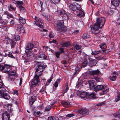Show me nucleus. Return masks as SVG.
I'll use <instances>...</instances> for the list:
<instances>
[{"instance_id":"obj_32","label":"nucleus","mask_w":120,"mask_h":120,"mask_svg":"<svg viewBox=\"0 0 120 120\" xmlns=\"http://www.w3.org/2000/svg\"><path fill=\"white\" fill-rule=\"evenodd\" d=\"M11 107V105H7V109L11 113H12L13 111Z\"/></svg>"},{"instance_id":"obj_34","label":"nucleus","mask_w":120,"mask_h":120,"mask_svg":"<svg viewBox=\"0 0 120 120\" xmlns=\"http://www.w3.org/2000/svg\"><path fill=\"white\" fill-rule=\"evenodd\" d=\"M103 50H100L98 51H92V54L94 55H95L98 54L100 53L101 52H103Z\"/></svg>"},{"instance_id":"obj_45","label":"nucleus","mask_w":120,"mask_h":120,"mask_svg":"<svg viewBox=\"0 0 120 120\" xmlns=\"http://www.w3.org/2000/svg\"><path fill=\"white\" fill-rule=\"evenodd\" d=\"M56 101H53L51 102V106L52 107L55 106L54 104L56 102Z\"/></svg>"},{"instance_id":"obj_57","label":"nucleus","mask_w":120,"mask_h":120,"mask_svg":"<svg viewBox=\"0 0 120 120\" xmlns=\"http://www.w3.org/2000/svg\"><path fill=\"white\" fill-rule=\"evenodd\" d=\"M33 114L34 115L37 117H38L39 116V115L38 114V113L36 111L34 112Z\"/></svg>"},{"instance_id":"obj_26","label":"nucleus","mask_w":120,"mask_h":120,"mask_svg":"<svg viewBox=\"0 0 120 120\" xmlns=\"http://www.w3.org/2000/svg\"><path fill=\"white\" fill-rule=\"evenodd\" d=\"M70 42H66L61 44V46L63 47H68L70 46Z\"/></svg>"},{"instance_id":"obj_24","label":"nucleus","mask_w":120,"mask_h":120,"mask_svg":"<svg viewBox=\"0 0 120 120\" xmlns=\"http://www.w3.org/2000/svg\"><path fill=\"white\" fill-rule=\"evenodd\" d=\"M104 86L101 85H98L96 87L95 91H97L101 90L103 88Z\"/></svg>"},{"instance_id":"obj_50","label":"nucleus","mask_w":120,"mask_h":120,"mask_svg":"<svg viewBox=\"0 0 120 120\" xmlns=\"http://www.w3.org/2000/svg\"><path fill=\"white\" fill-rule=\"evenodd\" d=\"M7 17L8 18H12L13 16L10 14L7 13Z\"/></svg>"},{"instance_id":"obj_37","label":"nucleus","mask_w":120,"mask_h":120,"mask_svg":"<svg viewBox=\"0 0 120 120\" xmlns=\"http://www.w3.org/2000/svg\"><path fill=\"white\" fill-rule=\"evenodd\" d=\"M89 36L87 33H85L83 34L82 38L83 39H86L89 38Z\"/></svg>"},{"instance_id":"obj_25","label":"nucleus","mask_w":120,"mask_h":120,"mask_svg":"<svg viewBox=\"0 0 120 120\" xmlns=\"http://www.w3.org/2000/svg\"><path fill=\"white\" fill-rule=\"evenodd\" d=\"M70 9L73 11H75L77 8V7L75 5L70 4L69 6Z\"/></svg>"},{"instance_id":"obj_43","label":"nucleus","mask_w":120,"mask_h":120,"mask_svg":"<svg viewBox=\"0 0 120 120\" xmlns=\"http://www.w3.org/2000/svg\"><path fill=\"white\" fill-rule=\"evenodd\" d=\"M66 88H65V89L63 90V93L64 94L66 93L68 90L69 88L68 85H66Z\"/></svg>"},{"instance_id":"obj_42","label":"nucleus","mask_w":120,"mask_h":120,"mask_svg":"<svg viewBox=\"0 0 120 120\" xmlns=\"http://www.w3.org/2000/svg\"><path fill=\"white\" fill-rule=\"evenodd\" d=\"M88 64V62L86 60H85L82 64V66L84 67L86 66Z\"/></svg>"},{"instance_id":"obj_22","label":"nucleus","mask_w":120,"mask_h":120,"mask_svg":"<svg viewBox=\"0 0 120 120\" xmlns=\"http://www.w3.org/2000/svg\"><path fill=\"white\" fill-rule=\"evenodd\" d=\"M10 44L11 45V48H12L15 47L16 44V42L13 39H10L9 40Z\"/></svg>"},{"instance_id":"obj_8","label":"nucleus","mask_w":120,"mask_h":120,"mask_svg":"<svg viewBox=\"0 0 120 120\" xmlns=\"http://www.w3.org/2000/svg\"><path fill=\"white\" fill-rule=\"evenodd\" d=\"M39 76H38L35 74L33 79L32 80L31 86H37L40 82L39 78Z\"/></svg>"},{"instance_id":"obj_52","label":"nucleus","mask_w":120,"mask_h":120,"mask_svg":"<svg viewBox=\"0 0 120 120\" xmlns=\"http://www.w3.org/2000/svg\"><path fill=\"white\" fill-rule=\"evenodd\" d=\"M49 36L50 38H52L54 37V35L52 33H50L49 35Z\"/></svg>"},{"instance_id":"obj_38","label":"nucleus","mask_w":120,"mask_h":120,"mask_svg":"<svg viewBox=\"0 0 120 120\" xmlns=\"http://www.w3.org/2000/svg\"><path fill=\"white\" fill-rule=\"evenodd\" d=\"M95 96V94L93 93L88 95V98H94Z\"/></svg>"},{"instance_id":"obj_41","label":"nucleus","mask_w":120,"mask_h":120,"mask_svg":"<svg viewBox=\"0 0 120 120\" xmlns=\"http://www.w3.org/2000/svg\"><path fill=\"white\" fill-rule=\"evenodd\" d=\"M8 21L7 20H5L3 21H1V23L2 25H5L8 23Z\"/></svg>"},{"instance_id":"obj_58","label":"nucleus","mask_w":120,"mask_h":120,"mask_svg":"<svg viewBox=\"0 0 120 120\" xmlns=\"http://www.w3.org/2000/svg\"><path fill=\"white\" fill-rule=\"evenodd\" d=\"M14 24V21L13 19H11L10 21V24L11 26H12Z\"/></svg>"},{"instance_id":"obj_5","label":"nucleus","mask_w":120,"mask_h":120,"mask_svg":"<svg viewBox=\"0 0 120 120\" xmlns=\"http://www.w3.org/2000/svg\"><path fill=\"white\" fill-rule=\"evenodd\" d=\"M101 26H99L96 23L91 28V31L93 34H96L99 33L98 30L99 28H101Z\"/></svg>"},{"instance_id":"obj_53","label":"nucleus","mask_w":120,"mask_h":120,"mask_svg":"<svg viewBox=\"0 0 120 120\" xmlns=\"http://www.w3.org/2000/svg\"><path fill=\"white\" fill-rule=\"evenodd\" d=\"M14 39L15 41H18L20 39V37L18 35H17L16 36L15 38Z\"/></svg>"},{"instance_id":"obj_59","label":"nucleus","mask_w":120,"mask_h":120,"mask_svg":"<svg viewBox=\"0 0 120 120\" xmlns=\"http://www.w3.org/2000/svg\"><path fill=\"white\" fill-rule=\"evenodd\" d=\"M65 14V12L64 11H61L60 12V14L61 15H62V16H63Z\"/></svg>"},{"instance_id":"obj_15","label":"nucleus","mask_w":120,"mask_h":120,"mask_svg":"<svg viewBox=\"0 0 120 120\" xmlns=\"http://www.w3.org/2000/svg\"><path fill=\"white\" fill-rule=\"evenodd\" d=\"M3 85V83L0 81V94L4 92H6V91L4 87L2 86Z\"/></svg>"},{"instance_id":"obj_17","label":"nucleus","mask_w":120,"mask_h":120,"mask_svg":"<svg viewBox=\"0 0 120 120\" xmlns=\"http://www.w3.org/2000/svg\"><path fill=\"white\" fill-rule=\"evenodd\" d=\"M37 97L35 96H32L29 100V103L30 105H32L36 101Z\"/></svg>"},{"instance_id":"obj_35","label":"nucleus","mask_w":120,"mask_h":120,"mask_svg":"<svg viewBox=\"0 0 120 120\" xmlns=\"http://www.w3.org/2000/svg\"><path fill=\"white\" fill-rule=\"evenodd\" d=\"M8 8L9 11H15V10L14 8L12 6L11 4L8 7Z\"/></svg>"},{"instance_id":"obj_6","label":"nucleus","mask_w":120,"mask_h":120,"mask_svg":"<svg viewBox=\"0 0 120 120\" xmlns=\"http://www.w3.org/2000/svg\"><path fill=\"white\" fill-rule=\"evenodd\" d=\"M37 54L36 60H40L45 59L47 58V56L44 54V52L41 50L39 51Z\"/></svg>"},{"instance_id":"obj_7","label":"nucleus","mask_w":120,"mask_h":120,"mask_svg":"<svg viewBox=\"0 0 120 120\" xmlns=\"http://www.w3.org/2000/svg\"><path fill=\"white\" fill-rule=\"evenodd\" d=\"M35 19L36 20V21H34V24L36 26L42 28H43L44 27L42 25H40V23H41L42 24H43L42 21L41 19L36 16L35 18Z\"/></svg>"},{"instance_id":"obj_3","label":"nucleus","mask_w":120,"mask_h":120,"mask_svg":"<svg viewBox=\"0 0 120 120\" xmlns=\"http://www.w3.org/2000/svg\"><path fill=\"white\" fill-rule=\"evenodd\" d=\"M56 28L57 30L63 32H65L67 30L66 28L64 25L63 20H61L56 23Z\"/></svg>"},{"instance_id":"obj_55","label":"nucleus","mask_w":120,"mask_h":120,"mask_svg":"<svg viewBox=\"0 0 120 120\" xmlns=\"http://www.w3.org/2000/svg\"><path fill=\"white\" fill-rule=\"evenodd\" d=\"M105 101H104L98 104L97 105L98 106H102L105 103Z\"/></svg>"},{"instance_id":"obj_39","label":"nucleus","mask_w":120,"mask_h":120,"mask_svg":"<svg viewBox=\"0 0 120 120\" xmlns=\"http://www.w3.org/2000/svg\"><path fill=\"white\" fill-rule=\"evenodd\" d=\"M100 47L102 49H105L106 48V45L105 44L103 43L100 45Z\"/></svg>"},{"instance_id":"obj_63","label":"nucleus","mask_w":120,"mask_h":120,"mask_svg":"<svg viewBox=\"0 0 120 120\" xmlns=\"http://www.w3.org/2000/svg\"><path fill=\"white\" fill-rule=\"evenodd\" d=\"M40 51L37 48H35L34 49V51L35 52H36L37 51Z\"/></svg>"},{"instance_id":"obj_20","label":"nucleus","mask_w":120,"mask_h":120,"mask_svg":"<svg viewBox=\"0 0 120 120\" xmlns=\"http://www.w3.org/2000/svg\"><path fill=\"white\" fill-rule=\"evenodd\" d=\"M80 96L81 98L85 99L88 98V94L86 92H83L80 94Z\"/></svg>"},{"instance_id":"obj_51","label":"nucleus","mask_w":120,"mask_h":120,"mask_svg":"<svg viewBox=\"0 0 120 120\" xmlns=\"http://www.w3.org/2000/svg\"><path fill=\"white\" fill-rule=\"evenodd\" d=\"M116 75L113 76L111 78V80L113 81H114L116 79Z\"/></svg>"},{"instance_id":"obj_23","label":"nucleus","mask_w":120,"mask_h":120,"mask_svg":"<svg viewBox=\"0 0 120 120\" xmlns=\"http://www.w3.org/2000/svg\"><path fill=\"white\" fill-rule=\"evenodd\" d=\"M61 103L64 107L70 106V103L68 101H65L61 102Z\"/></svg>"},{"instance_id":"obj_47","label":"nucleus","mask_w":120,"mask_h":120,"mask_svg":"<svg viewBox=\"0 0 120 120\" xmlns=\"http://www.w3.org/2000/svg\"><path fill=\"white\" fill-rule=\"evenodd\" d=\"M4 65V64H0V71H3L4 67L5 66Z\"/></svg>"},{"instance_id":"obj_18","label":"nucleus","mask_w":120,"mask_h":120,"mask_svg":"<svg viewBox=\"0 0 120 120\" xmlns=\"http://www.w3.org/2000/svg\"><path fill=\"white\" fill-rule=\"evenodd\" d=\"M120 0H111V3L113 5L115 6H118L120 2Z\"/></svg>"},{"instance_id":"obj_60","label":"nucleus","mask_w":120,"mask_h":120,"mask_svg":"<svg viewBox=\"0 0 120 120\" xmlns=\"http://www.w3.org/2000/svg\"><path fill=\"white\" fill-rule=\"evenodd\" d=\"M74 115L72 114H69L66 115V117H71L73 116H74Z\"/></svg>"},{"instance_id":"obj_16","label":"nucleus","mask_w":120,"mask_h":120,"mask_svg":"<svg viewBox=\"0 0 120 120\" xmlns=\"http://www.w3.org/2000/svg\"><path fill=\"white\" fill-rule=\"evenodd\" d=\"M34 47V45L31 43H28L26 45V49L31 50Z\"/></svg>"},{"instance_id":"obj_11","label":"nucleus","mask_w":120,"mask_h":120,"mask_svg":"<svg viewBox=\"0 0 120 120\" xmlns=\"http://www.w3.org/2000/svg\"><path fill=\"white\" fill-rule=\"evenodd\" d=\"M2 118L3 120H9L10 116L7 112H5L3 113Z\"/></svg>"},{"instance_id":"obj_61","label":"nucleus","mask_w":120,"mask_h":120,"mask_svg":"<svg viewBox=\"0 0 120 120\" xmlns=\"http://www.w3.org/2000/svg\"><path fill=\"white\" fill-rule=\"evenodd\" d=\"M60 53L59 52H57L56 53V57L57 58H58L59 57Z\"/></svg>"},{"instance_id":"obj_21","label":"nucleus","mask_w":120,"mask_h":120,"mask_svg":"<svg viewBox=\"0 0 120 120\" xmlns=\"http://www.w3.org/2000/svg\"><path fill=\"white\" fill-rule=\"evenodd\" d=\"M100 71L98 70H97L95 71H90V74L92 75H98L99 74Z\"/></svg>"},{"instance_id":"obj_14","label":"nucleus","mask_w":120,"mask_h":120,"mask_svg":"<svg viewBox=\"0 0 120 120\" xmlns=\"http://www.w3.org/2000/svg\"><path fill=\"white\" fill-rule=\"evenodd\" d=\"M0 96L1 98H4L6 100H9L10 98L8 94L5 92L1 94Z\"/></svg>"},{"instance_id":"obj_56","label":"nucleus","mask_w":120,"mask_h":120,"mask_svg":"<svg viewBox=\"0 0 120 120\" xmlns=\"http://www.w3.org/2000/svg\"><path fill=\"white\" fill-rule=\"evenodd\" d=\"M45 17V18L47 20H49L50 18V16L49 15H46L45 16H44Z\"/></svg>"},{"instance_id":"obj_28","label":"nucleus","mask_w":120,"mask_h":120,"mask_svg":"<svg viewBox=\"0 0 120 120\" xmlns=\"http://www.w3.org/2000/svg\"><path fill=\"white\" fill-rule=\"evenodd\" d=\"M79 13L77 15L79 17H81L84 16L85 15L84 12L82 10H79Z\"/></svg>"},{"instance_id":"obj_44","label":"nucleus","mask_w":120,"mask_h":120,"mask_svg":"<svg viewBox=\"0 0 120 120\" xmlns=\"http://www.w3.org/2000/svg\"><path fill=\"white\" fill-rule=\"evenodd\" d=\"M19 8L20 9V11L22 12H24L25 11V10L24 8L22 6H19Z\"/></svg>"},{"instance_id":"obj_62","label":"nucleus","mask_w":120,"mask_h":120,"mask_svg":"<svg viewBox=\"0 0 120 120\" xmlns=\"http://www.w3.org/2000/svg\"><path fill=\"white\" fill-rule=\"evenodd\" d=\"M53 120H58L59 118L57 116L53 117Z\"/></svg>"},{"instance_id":"obj_64","label":"nucleus","mask_w":120,"mask_h":120,"mask_svg":"<svg viewBox=\"0 0 120 120\" xmlns=\"http://www.w3.org/2000/svg\"><path fill=\"white\" fill-rule=\"evenodd\" d=\"M13 94H16L17 95L18 93V91L16 90H15L13 92Z\"/></svg>"},{"instance_id":"obj_40","label":"nucleus","mask_w":120,"mask_h":120,"mask_svg":"<svg viewBox=\"0 0 120 120\" xmlns=\"http://www.w3.org/2000/svg\"><path fill=\"white\" fill-rule=\"evenodd\" d=\"M117 96L116 98L115 101L116 102L118 101L120 99V93H117Z\"/></svg>"},{"instance_id":"obj_2","label":"nucleus","mask_w":120,"mask_h":120,"mask_svg":"<svg viewBox=\"0 0 120 120\" xmlns=\"http://www.w3.org/2000/svg\"><path fill=\"white\" fill-rule=\"evenodd\" d=\"M36 70V74L38 76H40L43 74V71L44 70L46 66L43 64H36L35 66Z\"/></svg>"},{"instance_id":"obj_9","label":"nucleus","mask_w":120,"mask_h":120,"mask_svg":"<svg viewBox=\"0 0 120 120\" xmlns=\"http://www.w3.org/2000/svg\"><path fill=\"white\" fill-rule=\"evenodd\" d=\"M96 23L102 28L105 23V19L104 17L98 18L97 19Z\"/></svg>"},{"instance_id":"obj_29","label":"nucleus","mask_w":120,"mask_h":120,"mask_svg":"<svg viewBox=\"0 0 120 120\" xmlns=\"http://www.w3.org/2000/svg\"><path fill=\"white\" fill-rule=\"evenodd\" d=\"M80 70V68L79 67H76L75 70V72L74 73V75L73 77V78L75 77L76 75V74L78 73L79 72V71Z\"/></svg>"},{"instance_id":"obj_30","label":"nucleus","mask_w":120,"mask_h":120,"mask_svg":"<svg viewBox=\"0 0 120 120\" xmlns=\"http://www.w3.org/2000/svg\"><path fill=\"white\" fill-rule=\"evenodd\" d=\"M18 20L19 21L20 23L21 24H24L26 22V20L25 19H23L22 17H20Z\"/></svg>"},{"instance_id":"obj_54","label":"nucleus","mask_w":120,"mask_h":120,"mask_svg":"<svg viewBox=\"0 0 120 120\" xmlns=\"http://www.w3.org/2000/svg\"><path fill=\"white\" fill-rule=\"evenodd\" d=\"M16 3L18 5H21L23 4V2L20 1H17L16 2Z\"/></svg>"},{"instance_id":"obj_36","label":"nucleus","mask_w":120,"mask_h":120,"mask_svg":"<svg viewBox=\"0 0 120 120\" xmlns=\"http://www.w3.org/2000/svg\"><path fill=\"white\" fill-rule=\"evenodd\" d=\"M53 78V77L52 76H51L50 78L49 79L47 80L46 84V85H48L49 84V83L52 80Z\"/></svg>"},{"instance_id":"obj_31","label":"nucleus","mask_w":120,"mask_h":120,"mask_svg":"<svg viewBox=\"0 0 120 120\" xmlns=\"http://www.w3.org/2000/svg\"><path fill=\"white\" fill-rule=\"evenodd\" d=\"M75 42H74L73 44V45L74 47L75 50H78L81 48V45L77 44L75 45Z\"/></svg>"},{"instance_id":"obj_4","label":"nucleus","mask_w":120,"mask_h":120,"mask_svg":"<svg viewBox=\"0 0 120 120\" xmlns=\"http://www.w3.org/2000/svg\"><path fill=\"white\" fill-rule=\"evenodd\" d=\"M31 50H28L26 49V56L28 57L27 59H25L24 63L25 64H28L29 59L32 58L34 56V54L33 52H31Z\"/></svg>"},{"instance_id":"obj_12","label":"nucleus","mask_w":120,"mask_h":120,"mask_svg":"<svg viewBox=\"0 0 120 120\" xmlns=\"http://www.w3.org/2000/svg\"><path fill=\"white\" fill-rule=\"evenodd\" d=\"M31 86L30 90L31 91L33 92V93L34 95H37L38 94V88L36 86Z\"/></svg>"},{"instance_id":"obj_13","label":"nucleus","mask_w":120,"mask_h":120,"mask_svg":"<svg viewBox=\"0 0 120 120\" xmlns=\"http://www.w3.org/2000/svg\"><path fill=\"white\" fill-rule=\"evenodd\" d=\"M79 112L80 113L83 115H87L89 114V110L86 109H80Z\"/></svg>"},{"instance_id":"obj_27","label":"nucleus","mask_w":120,"mask_h":120,"mask_svg":"<svg viewBox=\"0 0 120 120\" xmlns=\"http://www.w3.org/2000/svg\"><path fill=\"white\" fill-rule=\"evenodd\" d=\"M46 89L45 87L42 88L40 90V92L41 94H44V96L46 95L47 93V92L45 90Z\"/></svg>"},{"instance_id":"obj_49","label":"nucleus","mask_w":120,"mask_h":120,"mask_svg":"<svg viewBox=\"0 0 120 120\" xmlns=\"http://www.w3.org/2000/svg\"><path fill=\"white\" fill-rule=\"evenodd\" d=\"M51 108V106L50 105L47 106L45 108L46 111H49Z\"/></svg>"},{"instance_id":"obj_46","label":"nucleus","mask_w":120,"mask_h":120,"mask_svg":"<svg viewBox=\"0 0 120 120\" xmlns=\"http://www.w3.org/2000/svg\"><path fill=\"white\" fill-rule=\"evenodd\" d=\"M51 1L53 3L55 4V3H57L59 2L60 0H51Z\"/></svg>"},{"instance_id":"obj_48","label":"nucleus","mask_w":120,"mask_h":120,"mask_svg":"<svg viewBox=\"0 0 120 120\" xmlns=\"http://www.w3.org/2000/svg\"><path fill=\"white\" fill-rule=\"evenodd\" d=\"M8 56L12 58H14L15 57L12 55V53L11 52H9L8 54Z\"/></svg>"},{"instance_id":"obj_33","label":"nucleus","mask_w":120,"mask_h":120,"mask_svg":"<svg viewBox=\"0 0 120 120\" xmlns=\"http://www.w3.org/2000/svg\"><path fill=\"white\" fill-rule=\"evenodd\" d=\"M103 89V90L102 91L103 92L102 94L106 93L109 91V88L106 86L105 87H104Z\"/></svg>"},{"instance_id":"obj_19","label":"nucleus","mask_w":120,"mask_h":120,"mask_svg":"<svg viewBox=\"0 0 120 120\" xmlns=\"http://www.w3.org/2000/svg\"><path fill=\"white\" fill-rule=\"evenodd\" d=\"M94 81L92 80L89 83L90 88V89L95 91L96 87L94 85Z\"/></svg>"},{"instance_id":"obj_10","label":"nucleus","mask_w":120,"mask_h":120,"mask_svg":"<svg viewBox=\"0 0 120 120\" xmlns=\"http://www.w3.org/2000/svg\"><path fill=\"white\" fill-rule=\"evenodd\" d=\"M97 62V61L96 60L91 58H90L89 59L88 64V66L91 67L93 66L96 65Z\"/></svg>"},{"instance_id":"obj_1","label":"nucleus","mask_w":120,"mask_h":120,"mask_svg":"<svg viewBox=\"0 0 120 120\" xmlns=\"http://www.w3.org/2000/svg\"><path fill=\"white\" fill-rule=\"evenodd\" d=\"M3 69V71L6 73H8L10 76L8 77L9 81L13 82L14 81L16 77L17 76L16 74V71L15 70L10 71L11 66L9 65L5 64Z\"/></svg>"}]
</instances>
